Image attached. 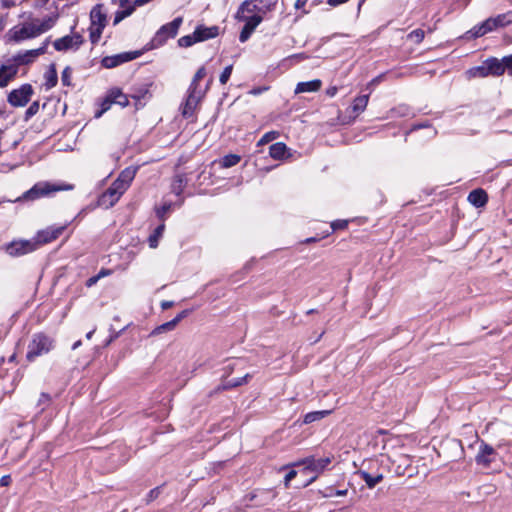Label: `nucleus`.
Wrapping results in <instances>:
<instances>
[{"label":"nucleus","mask_w":512,"mask_h":512,"mask_svg":"<svg viewBox=\"0 0 512 512\" xmlns=\"http://www.w3.org/2000/svg\"><path fill=\"white\" fill-rule=\"evenodd\" d=\"M54 17H45L43 19H32L20 25L11 28L8 33V41L21 43L25 40L36 38L49 31L55 25Z\"/></svg>","instance_id":"obj_1"},{"label":"nucleus","mask_w":512,"mask_h":512,"mask_svg":"<svg viewBox=\"0 0 512 512\" xmlns=\"http://www.w3.org/2000/svg\"><path fill=\"white\" fill-rule=\"evenodd\" d=\"M135 175V168L128 167L124 169L111 186L99 197L98 205L106 209L115 205L130 187Z\"/></svg>","instance_id":"obj_2"},{"label":"nucleus","mask_w":512,"mask_h":512,"mask_svg":"<svg viewBox=\"0 0 512 512\" xmlns=\"http://www.w3.org/2000/svg\"><path fill=\"white\" fill-rule=\"evenodd\" d=\"M54 348V339L44 333L33 335L27 347L26 358L35 361L36 358L48 354Z\"/></svg>","instance_id":"obj_3"},{"label":"nucleus","mask_w":512,"mask_h":512,"mask_svg":"<svg viewBox=\"0 0 512 512\" xmlns=\"http://www.w3.org/2000/svg\"><path fill=\"white\" fill-rule=\"evenodd\" d=\"M331 463V459L328 457L325 458H306L304 460L295 462L291 464V466L295 467H302L299 471L303 473L304 475H307L309 473H313V476L308 480L307 483L304 484V486L309 485L313 481H315L319 474H321L326 467Z\"/></svg>","instance_id":"obj_4"},{"label":"nucleus","mask_w":512,"mask_h":512,"mask_svg":"<svg viewBox=\"0 0 512 512\" xmlns=\"http://www.w3.org/2000/svg\"><path fill=\"white\" fill-rule=\"evenodd\" d=\"M33 92L30 84H23L8 94L7 101L13 107H24L30 101Z\"/></svg>","instance_id":"obj_5"},{"label":"nucleus","mask_w":512,"mask_h":512,"mask_svg":"<svg viewBox=\"0 0 512 512\" xmlns=\"http://www.w3.org/2000/svg\"><path fill=\"white\" fill-rule=\"evenodd\" d=\"M49 45V39H46L43 44L37 49L26 50L19 52L13 57V64L17 65V68L21 65H29L36 61V59L47 52Z\"/></svg>","instance_id":"obj_6"},{"label":"nucleus","mask_w":512,"mask_h":512,"mask_svg":"<svg viewBox=\"0 0 512 512\" xmlns=\"http://www.w3.org/2000/svg\"><path fill=\"white\" fill-rule=\"evenodd\" d=\"M211 83V80H209L206 88L204 90H194V89H188V95L185 100L184 105L182 106V115L186 118H189L193 116L199 102L204 97L207 89L209 88V84Z\"/></svg>","instance_id":"obj_7"},{"label":"nucleus","mask_w":512,"mask_h":512,"mask_svg":"<svg viewBox=\"0 0 512 512\" xmlns=\"http://www.w3.org/2000/svg\"><path fill=\"white\" fill-rule=\"evenodd\" d=\"M37 250V243L34 239L15 240L5 246L7 254L13 257L22 256Z\"/></svg>","instance_id":"obj_8"},{"label":"nucleus","mask_w":512,"mask_h":512,"mask_svg":"<svg viewBox=\"0 0 512 512\" xmlns=\"http://www.w3.org/2000/svg\"><path fill=\"white\" fill-rule=\"evenodd\" d=\"M181 24L182 18L177 17L170 23L163 25L153 38V42L155 43V45H162L169 38L175 37Z\"/></svg>","instance_id":"obj_9"},{"label":"nucleus","mask_w":512,"mask_h":512,"mask_svg":"<svg viewBox=\"0 0 512 512\" xmlns=\"http://www.w3.org/2000/svg\"><path fill=\"white\" fill-rule=\"evenodd\" d=\"M82 43V36L78 33H75L55 40L53 46L57 51H67L69 49H78Z\"/></svg>","instance_id":"obj_10"},{"label":"nucleus","mask_w":512,"mask_h":512,"mask_svg":"<svg viewBox=\"0 0 512 512\" xmlns=\"http://www.w3.org/2000/svg\"><path fill=\"white\" fill-rule=\"evenodd\" d=\"M58 190L59 188L56 186H53L47 182H40L35 184L30 190L25 192L22 198L25 200H35Z\"/></svg>","instance_id":"obj_11"},{"label":"nucleus","mask_w":512,"mask_h":512,"mask_svg":"<svg viewBox=\"0 0 512 512\" xmlns=\"http://www.w3.org/2000/svg\"><path fill=\"white\" fill-rule=\"evenodd\" d=\"M64 229H65V226H59V227H48L44 230L39 231L36 234V236L33 238L34 241L37 243V249L40 246L57 239L63 233Z\"/></svg>","instance_id":"obj_12"},{"label":"nucleus","mask_w":512,"mask_h":512,"mask_svg":"<svg viewBox=\"0 0 512 512\" xmlns=\"http://www.w3.org/2000/svg\"><path fill=\"white\" fill-rule=\"evenodd\" d=\"M494 454V448L482 441L479 447V451L475 457V461L479 465L488 467L493 461L492 456Z\"/></svg>","instance_id":"obj_13"},{"label":"nucleus","mask_w":512,"mask_h":512,"mask_svg":"<svg viewBox=\"0 0 512 512\" xmlns=\"http://www.w3.org/2000/svg\"><path fill=\"white\" fill-rule=\"evenodd\" d=\"M18 73L17 65H1L0 66V88L8 86V84L16 77Z\"/></svg>","instance_id":"obj_14"},{"label":"nucleus","mask_w":512,"mask_h":512,"mask_svg":"<svg viewBox=\"0 0 512 512\" xmlns=\"http://www.w3.org/2000/svg\"><path fill=\"white\" fill-rule=\"evenodd\" d=\"M195 36L197 37V41H205L208 39H212L218 36L219 34V27L218 26H211V27H205V26H198L194 31Z\"/></svg>","instance_id":"obj_15"},{"label":"nucleus","mask_w":512,"mask_h":512,"mask_svg":"<svg viewBox=\"0 0 512 512\" xmlns=\"http://www.w3.org/2000/svg\"><path fill=\"white\" fill-rule=\"evenodd\" d=\"M261 8L255 3V0H246L244 1L237 10L235 15L239 16H251L253 14H260Z\"/></svg>","instance_id":"obj_16"},{"label":"nucleus","mask_w":512,"mask_h":512,"mask_svg":"<svg viewBox=\"0 0 512 512\" xmlns=\"http://www.w3.org/2000/svg\"><path fill=\"white\" fill-rule=\"evenodd\" d=\"M487 200V193L483 189H475L468 195V201L477 208L483 207Z\"/></svg>","instance_id":"obj_17"},{"label":"nucleus","mask_w":512,"mask_h":512,"mask_svg":"<svg viewBox=\"0 0 512 512\" xmlns=\"http://www.w3.org/2000/svg\"><path fill=\"white\" fill-rule=\"evenodd\" d=\"M91 25L105 27L107 23L106 14L102 5H96L90 12Z\"/></svg>","instance_id":"obj_18"},{"label":"nucleus","mask_w":512,"mask_h":512,"mask_svg":"<svg viewBox=\"0 0 512 512\" xmlns=\"http://www.w3.org/2000/svg\"><path fill=\"white\" fill-rule=\"evenodd\" d=\"M322 86V82L319 79L307 81V82H299L295 88V94L305 93V92H316Z\"/></svg>","instance_id":"obj_19"},{"label":"nucleus","mask_w":512,"mask_h":512,"mask_svg":"<svg viewBox=\"0 0 512 512\" xmlns=\"http://www.w3.org/2000/svg\"><path fill=\"white\" fill-rule=\"evenodd\" d=\"M489 75L499 76L505 72V66L501 60L497 58H490L486 61Z\"/></svg>","instance_id":"obj_20"},{"label":"nucleus","mask_w":512,"mask_h":512,"mask_svg":"<svg viewBox=\"0 0 512 512\" xmlns=\"http://www.w3.org/2000/svg\"><path fill=\"white\" fill-rule=\"evenodd\" d=\"M108 94L109 101L112 102V104L115 103L121 107H126L129 104L128 96L118 88L111 89Z\"/></svg>","instance_id":"obj_21"},{"label":"nucleus","mask_w":512,"mask_h":512,"mask_svg":"<svg viewBox=\"0 0 512 512\" xmlns=\"http://www.w3.org/2000/svg\"><path fill=\"white\" fill-rule=\"evenodd\" d=\"M368 101L369 95H361L353 100L351 111L355 114V116L359 115L366 109Z\"/></svg>","instance_id":"obj_22"},{"label":"nucleus","mask_w":512,"mask_h":512,"mask_svg":"<svg viewBox=\"0 0 512 512\" xmlns=\"http://www.w3.org/2000/svg\"><path fill=\"white\" fill-rule=\"evenodd\" d=\"M287 146L282 142H277L269 147V155L276 160H281L285 157Z\"/></svg>","instance_id":"obj_23"},{"label":"nucleus","mask_w":512,"mask_h":512,"mask_svg":"<svg viewBox=\"0 0 512 512\" xmlns=\"http://www.w3.org/2000/svg\"><path fill=\"white\" fill-rule=\"evenodd\" d=\"M358 475L365 481L366 485L371 489L383 480L382 474L371 475L366 471H359Z\"/></svg>","instance_id":"obj_24"},{"label":"nucleus","mask_w":512,"mask_h":512,"mask_svg":"<svg viewBox=\"0 0 512 512\" xmlns=\"http://www.w3.org/2000/svg\"><path fill=\"white\" fill-rule=\"evenodd\" d=\"M332 410H321V411H313L305 414L303 418L304 424H311L316 421H320L329 414H331Z\"/></svg>","instance_id":"obj_25"},{"label":"nucleus","mask_w":512,"mask_h":512,"mask_svg":"<svg viewBox=\"0 0 512 512\" xmlns=\"http://www.w3.org/2000/svg\"><path fill=\"white\" fill-rule=\"evenodd\" d=\"M489 75L486 62H484L482 65L473 67L466 71V76L468 79L472 78H484Z\"/></svg>","instance_id":"obj_26"},{"label":"nucleus","mask_w":512,"mask_h":512,"mask_svg":"<svg viewBox=\"0 0 512 512\" xmlns=\"http://www.w3.org/2000/svg\"><path fill=\"white\" fill-rule=\"evenodd\" d=\"M238 21L244 22L245 25L250 26L254 29L262 22L263 17L261 14H253L251 16H239L236 17Z\"/></svg>","instance_id":"obj_27"},{"label":"nucleus","mask_w":512,"mask_h":512,"mask_svg":"<svg viewBox=\"0 0 512 512\" xmlns=\"http://www.w3.org/2000/svg\"><path fill=\"white\" fill-rule=\"evenodd\" d=\"M45 83L44 86L46 90L53 88L57 84V72L54 66H51L49 70L44 75Z\"/></svg>","instance_id":"obj_28"},{"label":"nucleus","mask_w":512,"mask_h":512,"mask_svg":"<svg viewBox=\"0 0 512 512\" xmlns=\"http://www.w3.org/2000/svg\"><path fill=\"white\" fill-rule=\"evenodd\" d=\"M149 97H150L149 91L147 88H141L132 94V98L135 99V101H136L137 109L140 106H143L146 103V101L149 99Z\"/></svg>","instance_id":"obj_29"},{"label":"nucleus","mask_w":512,"mask_h":512,"mask_svg":"<svg viewBox=\"0 0 512 512\" xmlns=\"http://www.w3.org/2000/svg\"><path fill=\"white\" fill-rule=\"evenodd\" d=\"M164 229H165L164 224L159 225L155 229L154 233L149 237L148 242H149V246L151 248H156L158 246V241L162 237Z\"/></svg>","instance_id":"obj_30"},{"label":"nucleus","mask_w":512,"mask_h":512,"mask_svg":"<svg viewBox=\"0 0 512 512\" xmlns=\"http://www.w3.org/2000/svg\"><path fill=\"white\" fill-rule=\"evenodd\" d=\"M494 21L495 28L503 27L512 22V12L500 14L496 17L491 18Z\"/></svg>","instance_id":"obj_31"},{"label":"nucleus","mask_w":512,"mask_h":512,"mask_svg":"<svg viewBox=\"0 0 512 512\" xmlns=\"http://www.w3.org/2000/svg\"><path fill=\"white\" fill-rule=\"evenodd\" d=\"M206 76V69L204 66L200 67L195 73L193 80L190 84V89L201 90L199 87V82Z\"/></svg>","instance_id":"obj_32"},{"label":"nucleus","mask_w":512,"mask_h":512,"mask_svg":"<svg viewBox=\"0 0 512 512\" xmlns=\"http://www.w3.org/2000/svg\"><path fill=\"white\" fill-rule=\"evenodd\" d=\"M139 55H140L139 52H125V53L116 54V55H114V57L117 58L116 62H117V66H118L120 64L129 62L133 59H136Z\"/></svg>","instance_id":"obj_33"},{"label":"nucleus","mask_w":512,"mask_h":512,"mask_svg":"<svg viewBox=\"0 0 512 512\" xmlns=\"http://www.w3.org/2000/svg\"><path fill=\"white\" fill-rule=\"evenodd\" d=\"M241 160V157L236 154H229L222 158L221 160V166L224 168H229L232 166L237 165Z\"/></svg>","instance_id":"obj_34"},{"label":"nucleus","mask_w":512,"mask_h":512,"mask_svg":"<svg viewBox=\"0 0 512 512\" xmlns=\"http://www.w3.org/2000/svg\"><path fill=\"white\" fill-rule=\"evenodd\" d=\"M424 37H425V32L422 29L413 30L412 32H410L407 35V38L416 44L421 43L423 41Z\"/></svg>","instance_id":"obj_35"},{"label":"nucleus","mask_w":512,"mask_h":512,"mask_svg":"<svg viewBox=\"0 0 512 512\" xmlns=\"http://www.w3.org/2000/svg\"><path fill=\"white\" fill-rule=\"evenodd\" d=\"M197 37L195 36V34H191V35H186V36H183L181 37L179 40H178V44L180 47H190L192 46L193 44L197 43Z\"/></svg>","instance_id":"obj_36"},{"label":"nucleus","mask_w":512,"mask_h":512,"mask_svg":"<svg viewBox=\"0 0 512 512\" xmlns=\"http://www.w3.org/2000/svg\"><path fill=\"white\" fill-rule=\"evenodd\" d=\"M103 29H104V27H100V26H93V25L90 26V29H89L90 30V40L93 44H95L99 41V39L101 38Z\"/></svg>","instance_id":"obj_37"},{"label":"nucleus","mask_w":512,"mask_h":512,"mask_svg":"<svg viewBox=\"0 0 512 512\" xmlns=\"http://www.w3.org/2000/svg\"><path fill=\"white\" fill-rule=\"evenodd\" d=\"M279 132L277 131H269L267 133H265L261 139L258 141V146H261V145H265L275 139H277L279 137Z\"/></svg>","instance_id":"obj_38"},{"label":"nucleus","mask_w":512,"mask_h":512,"mask_svg":"<svg viewBox=\"0 0 512 512\" xmlns=\"http://www.w3.org/2000/svg\"><path fill=\"white\" fill-rule=\"evenodd\" d=\"M177 326V322L172 319L169 322H166L160 326H158L154 331L153 334H160L162 332L171 331Z\"/></svg>","instance_id":"obj_39"},{"label":"nucleus","mask_w":512,"mask_h":512,"mask_svg":"<svg viewBox=\"0 0 512 512\" xmlns=\"http://www.w3.org/2000/svg\"><path fill=\"white\" fill-rule=\"evenodd\" d=\"M39 111V102L34 101L30 104L28 109L25 112V120H29L31 117H33L35 114H37Z\"/></svg>","instance_id":"obj_40"},{"label":"nucleus","mask_w":512,"mask_h":512,"mask_svg":"<svg viewBox=\"0 0 512 512\" xmlns=\"http://www.w3.org/2000/svg\"><path fill=\"white\" fill-rule=\"evenodd\" d=\"M254 30H255L254 28L244 25V27L242 28L240 35H239L240 42H242V43L246 42L249 39V37L251 36V34L254 32Z\"/></svg>","instance_id":"obj_41"},{"label":"nucleus","mask_w":512,"mask_h":512,"mask_svg":"<svg viewBox=\"0 0 512 512\" xmlns=\"http://www.w3.org/2000/svg\"><path fill=\"white\" fill-rule=\"evenodd\" d=\"M486 33L484 32V29L482 25H476L474 26L470 31L467 32L468 38H478L481 36H484Z\"/></svg>","instance_id":"obj_42"},{"label":"nucleus","mask_w":512,"mask_h":512,"mask_svg":"<svg viewBox=\"0 0 512 512\" xmlns=\"http://www.w3.org/2000/svg\"><path fill=\"white\" fill-rule=\"evenodd\" d=\"M171 207H172V204H171V203H167V202H165L163 205H161L160 207H158V208L156 209L157 216H158L160 219H164V218H165V216L170 212Z\"/></svg>","instance_id":"obj_43"},{"label":"nucleus","mask_w":512,"mask_h":512,"mask_svg":"<svg viewBox=\"0 0 512 512\" xmlns=\"http://www.w3.org/2000/svg\"><path fill=\"white\" fill-rule=\"evenodd\" d=\"M135 7L136 6L133 5L132 7H128L127 9L117 13L116 16H115V19H114V23L117 24L118 22H120L125 17L130 16L133 13Z\"/></svg>","instance_id":"obj_44"},{"label":"nucleus","mask_w":512,"mask_h":512,"mask_svg":"<svg viewBox=\"0 0 512 512\" xmlns=\"http://www.w3.org/2000/svg\"><path fill=\"white\" fill-rule=\"evenodd\" d=\"M232 70H233V66L232 65H229L227 67L224 68L223 72L221 73L220 75V83L221 84H226L232 74Z\"/></svg>","instance_id":"obj_45"},{"label":"nucleus","mask_w":512,"mask_h":512,"mask_svg":"<svg viewBox=\"0 0 512 512\" xmlns=\"http://www.w3.org/2000/svg\"><path fill=\"white\" fill-rule=\"evenodd\" d=\"M116 59L114 57V55L112 56H106L102 59L101 63H102V66L105 67V68H114L117 66V62H116Z\"/></svg>","instance_id":"obj_46"},{"label":"nucleus","mask_w":512,"mask_h":512,"mask_svg":"<svg viewBox=\"0 0 512 512\" xmlns=\"http://www.w3.org/2000/svg\"><path fill=\"white\" fill-rule=\"evenodd\" d=\"M184 187V182L182 177H177L172 186V190L176 195H180Z\"/></svg>","instance_id":"obj_47"},{"label":"nucleus","mask_w":512,"mask_h":512,"mask_svg":"<svg viewBox=\"0 0 512 512\" xmlns=\"http://www.w3.org/2000/svg\"><path fill=\"white\" fill-rule=\"evenodd\" d=\"M484 32L487 34L488 32L493 31L495 28L494 21H492L491 18L486 19L484 22L481 23Z\"/></svg>","instance_id":"obj_48"},{"label":"nucleus","mask_w":512,"mask_h":512,"mask_svg":"<svg viewBox=\"0 0 512 512\" xmlns=\"http://www.w3.org/2000/svg\"><path fill=\"white\" fill-rule=\"evenodd\" d=\"M347 225H348L347 220H337V221L332 222L331 228H332V230L345 229L347 227Z\"/></svg>","instance_id":"obj_49"},{"label":"nucleus","mask_w":512,"mask_h":512,"mask_svg":"<svg viewBox=\"0 0 512 512\" xmlns=\"http://www.w3.org/2000/svg\"><path fill=\"white\" fill-rule=\"evenodd\" d=\"M70 77H71V72H70V69L67 67L62 72V77H61L62 83L67 86L70 85Z\"/></svg>","instance_id":"obj_50"},{"label":"nucleus","mask_w":512,"mask_h":512,"mask_svg":"<svg viewBox=\"0 0 512 512\" xmlns=\"http://www.w3.org/2000/svg\"><path fill=\"white\" fill-rule=\"evenodd\" d=\"M298 474V471L296 470H291L289 471L286 476H285V479H284V485L285 487H288L289 486V483L292 479H294Z\"/></svg>","instance_id":"obj_51"},{"label":"nucleus","mask_w":512,"mask_h":512,"mask_svg":"<svg viewBox=\"0 0 512 512\" xmlns=\"http://www.w3.org/2000/svg\"><path fill=\"white\" fill-rule=\"evenodd\" d=\"M112 102L109 101V94L107 95L106 99L103 101L102 103V109L99 113H97V117H100L102 115V113H104L105 111H107L110 106H111Z\"/></svg>","instance_id":"obj_52"},{"label":"nucleus","mask_w":512,"mask_h":512,"mask_svg":"<svg viewBox=\"0 0 512 512\" xmlns=\"http://www.w3.org/2000/svg\"><path fill=\"white\" fill-rule=\"evenodd\" d=\"M251 377L250 374H246L244 377L242 378H238L236 380H233L232 382V386H240V385H243L245 383H247L248 379Z\"/></svg>","instance_id":"obj_53"},{"label":"nucleus","mask_w":512,"mask_h":512,"mask_svg":"<svg viewBox=\"0 0 512 512\" xmlns=\"http://www.w3.org/2000/svg\"><path fill=\"white\" fill-rule=\"evenodd\" d=\"M160 493V490L159 488H154L152 489L149 493H148V496H147V501L150 502L154 499H156L158 497Z\"/></svg>","instance_id":"obj_54"},{"label":"nucleus","mask_w":512,"mask_h":512,"mask_svg":"<svg viewBox=\"0 0 512 512\" xmlns=\"http://www.w3.org/2000/svg\"><path fill=\"white\" fill-rule=\"evenodd\" d=\"M501 61L505 66V70L508 69L512 71V55L504 57Z\"/></svg>","instance_id":"obj_55"},{"label":"nucleus","mask_w":512,"mask_h":512,"mask_svg":"<svg viewBox=\"0 0 512 512\" xmlns=\"http://www.w3.org/2000/svg\"><path fill=\"white\" fill-rule=\"evenodd\" d=\"M98 281H99V277H97V275L92 276V277H90V278L86 281V286H87V287H92V286H94Z\"/></svg>","instance_id":"obj_56"},{"label":"nucleus","mask_w":512,"mask_h":512,"mask_svg":"<svg viewBox=\"0 0 512 512\" xmlns=\"http://www.w3.org/2000/svg\"><path fill=\"white\" fill-rule=\"evenodd\" d=\"M49 400H50L49 396L47 394H45V393H42L40 395L39 400H38V404L39 405L47 404L49 402Z\"/></svg>","instance_id":"obj_57"},{"label":"nucleus","mask_w":512,"mask_h":512,"mask_svg":"<svg viewBox=\"0 0 512 512\" xmlns=\"http://www.w3.org/2000/svg\"><path fill=\"white\" fill-rule=\"evenodd\" d=\"M111 273H112V271L110 269L103 268L99 271V273L97 274V277H99V280H100L101 278L111 275Z\"/></svg>","instance_id":"obj_58"},{"label":"nucleus","mask_w":512,"mask_h":512,"mask_svg":"<svg viewBox=\"0 0 512 512\" xmlns=\"http://www.w3.org/2000/svg\"><path fill=\"white\" fill-rule=\"evenodd\" d=\"M394 111L398 112L400 116H405L408 114V108L406 106H399Z\"/></svg>","instance_id":"obj_59"},{"label":"nucleus","mask_w":512,"mask_h":512,"mask_svg":"<svg viewBox=\"0 0 512 512\" xmlns=\"http://www.w3.org/2000/svg\"><path fill=\"white\" fill-rule=\"evenodd\" d=\"M188 315V310H183L182 312H180L175 318L174 320L177 322V324L183 319L185 318L186 316Z\"/></svg>","instance_id":"obj_60"},{"label":"nucleus","mask_w":512,"mask_h":512,"mask_svg":"<svg viewBox=\"0 0 512 512\" xmlns=\"http://www.w3.org/2000/svg\"><path fill=\"white\" fill-rule=\"evenodd\" d=\"M308 0H296L295 2V8L296 9H302L307 4Z\"/></svg>","instance_id":"obj_61"},{"label":"nucleus","mask_w":512,"mask_h":512,"mask_svg":"<svg viewBox=\"0 0 512 512\" xmlns=\"http://www.w3.org/2000/svg\"><path fill=\"white\" fill-rule=\"evenodd\" d=\"M348 0H327V3L330 6H338L340 4L346 3Z\"/></svg>","instance_id":"obj_62"},{"label":"nucleus","mask_w":512,"mask_h":512,"mask_svg":"<svg viewBox=\"0 0 512 512\" xmlns=\"http://www.w3.org/2000/svg\"><path fill=\"white\" fill-rule=\"evenodd\" d=\"M337 93V88L336 87H330L327 89L326 91V94L330 97H334Z\"/></svg>","instance_id":"obj_63"},{"label":"nucleus","mask_w":512,"mask_h":512,"mask_svg":"<svg viewBox=\"0 0 512 512\" xmlns=\"http://www.w3.org/2000/svg\"><path fill=\"white\" fill-rule=\"evenodd\" d=\"M50 0H35V7H43L45 6Z\"/></svg>","instance_id":"obj_64"}]
</instances>
